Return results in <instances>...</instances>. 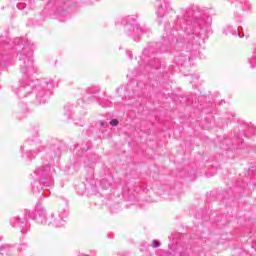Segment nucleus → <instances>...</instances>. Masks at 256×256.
I'll return each mask as SVG.
<instances>
[{
    "mask_svg": "<svg viewBox=\"0 0 256 256\" xmlns=\"http://www.w3.org/2000/svg\"><path fill=\"white\" fill-rule=\"evenodd\" d=\"M159 241H157V240H153V242H152V247H159Z\"/></svg>",
    "mask_w": 256,
    "mask_h": 256,
    "instance_id": "f03ea898",
    "label": "nucleus"
},
{
    "mask_svg": "<svg viewBox=\"0 0 256 256\" xmlns=\"http://www.w3.org/2000/svg\"><path fill=\"white\" fill-rule=\"evenodd\" d=\"M110 125H112V127H117V125H119V120H117V119L111 120Z\"/></svg>",
    "mask_w": 256,
    "mask_h": 256,
    "instance_id": "f257e3e1",
    "label": "nucleus"
}]
</instances>
